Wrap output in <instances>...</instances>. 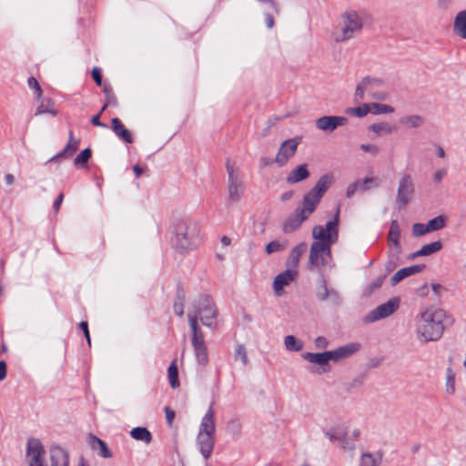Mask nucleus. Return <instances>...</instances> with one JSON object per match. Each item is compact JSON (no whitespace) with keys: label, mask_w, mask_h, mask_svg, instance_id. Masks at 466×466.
Masks as SVG:
<instances>
[{"label":"nucleus","mask_w":466,"mask_h":466,"mask_svg":"<svg viewBox=\"0 0 466 466\" xmlns=\"http://www.w3.org/2000/svg\"><path fill=\"white\" fill-rule=\"evenodd\" d=\"M446 312L437 307L431 306L422 310L415 320L417 339L421 342L440 339L445 329Z\"/></svg>","instance_id":"1"},{"label":"nucleus","mask_w":466,"mask_h":466,"mask_svg":"<svg viewBox=\"0 0 466 466\" xmlns=\"http://www.w3.org/2000/svg\"><path fill=\"white\" fill-rule=\"evenodd\" d=\"M332 181L333 177L329 175H325L319 179L316 186L304 197L301 207L298 208L294 216L284 224V230L286 232L296 229L303 221L309 218L316 209V207Z\"/></svg>","instance_id":"2"},{"label":"nucleus","mask_w":466,"mask_h":466,"mask_svg":"<svg viewBox=\"0 0 466 466\" xmlns=\"http://www.w3.org/2000/svg\"><path fill=\"white\" fill-rule=\"evenodd\" d=\"M315 242L310 249V263L314 266H320L327 262L329 257V245L337 239V222L327 223L326 228L321 226L313 228Z\"/></svg>","instance_id":"3"},{"label":"nucleus","mask_w":466,"mask_h":466,"mask_svg":"<svg viewBox=\"0 0 466 466\" xmlns=\"http://www.w3.org/2000/svg\"><path fill=\"white\" fill-rule=\"evenodd\" d=\"M326 436L333 443L343 449H353L356 441L360 437L359 428L344 422H335L329 425L325 431Z\"/></svg>","instance_id":"4"},{"label":"nucleus","mask_w":466,"mask_h":466,"mask_svg":"<svg viewBox=\"0 0 466 466\" xmlns=\"http://www.w3.org/2000/svg\"><path fill=\"white\" fill-rule=\"evenodd\" d=\"M363 26L361 16L355 11L343 13L339 20V27L333 31L335 42H344L351 39Z\"/></svg>","instance_id":"5"},{"label":"nucleus","mask_w":466,"mask_h":466,"mask_svg":"<svg viewBox=\"0 0 466 466\" xmlns=\"http://www.w3.org/2000/svg\"><path fill=\"white\" fill-rule=\"evenodd\" d=\"M384 85V81L379 77L366 76L362 78L355 89L356 101L363 100L366 96L376 100H385L388 97V93L383 90Z\"/></svg>","instance_id":"6"},{"label":"nucleus","mask_w":466,"mask_h":466,"mask_svg":"<svg viewBox=\"0 0 466 466\" xmlns=\"http://www.w3.org/2000/svg\"><path fill=\"white\" fill-rule=\"evenodd\" d=\"M358 346L355 344H350L334 351H327L323 353H308L305 358L314 363L324 364L330 360H339L340 359L347 358L358 350Z\"/></svg>","instance_id":"7"},{"label":"nucleus","mask_w":466,"mask_h":466,"mask_svg":"<svg viewBox=\"0 0 466 466\" xmlns=\"http://www.w3.org/2000/svg\"><path fill=\"white\" fill-rule=\"evenodd\" d=\"M198 315L201 322L208 327H215L218 323V312L215 304L208 298L198 303Z\"/></svg>","instance_id":"8"},{"label":"nucleus","mask_w":466,"mask_h":466,"mask_svg":"<svg viewBox=\"0 0 466 466\" xmlns=\"http://www.w3.org/2000/svg\"><path fill=\"white\" fill-rule=\"evenodd\" d=\"M301 139L299 137H294L284 141L275 157V163L279 166H284L288 161L295 155L298 146Z\"/></svg>","instance_id":"9"},{"label":"nucleus","mask_w":466,"mask_h":466,"mask_svg":"<svg viewBox=\"0 0 466 466\" xmlns=\"http://www.w3.org/2000/svg\"><path fill=\"white\" fill-rule=\"evenodd\" d=\"M27 459L29 466H48L41 442L30 440L27 443Z\"/></svg>","instance_id":"10"},{"label":"nucleus","mask_w":466,"mask_h":466,"mask_svg":"<svg viewBox=\"0 0 466 466\" xmlns=\"http://www.w3.org/2000/svg\"><path fill=\"white\" fill-rule=\"evenodd\" d=\"M190 325L193 329L192 343L195 349L197 359L199 363L206 364L208 362V351L204 344L203 336L198 332V323L195 318H190Z\"/></svg>","instance_id":"11"},{"label":"nucleus","mask_w":466,"mask_h":466,"mask_svg":"<svg viewBox=\"0 0 466 466\" xmlns=\"http://www.w3.org/2000/svg\"><path fill=\"white\" fill-rule=\"evenodd\" d=\"M400 306V299L393 298L386 303L380 305L373 311L367 316L368 321H375L380 319L387 318L394 313Z\"/></svg>","instance_id":"12"},{"label":"nucleus","mask_w":466,"mask_h":466,"mask_svg":"<svg viewBox=\"0 0 466 466\" xmlns=\"http://www.w3.org/2000/svg\"><path fill=\"white\" fill-rule=\"evenodd\" d=\"M347 123L348 120L344 116H329L317 119L316 126L323 131H333L338 127L344 126Z\"/></svg>","instance_id":"13"},{"label":"nucleus","mask_w":466,"mask_h":466,"mask_svg":"<svg viewBox=\"0 0 466 466\" xmlns=\"http://www.w3.org/2000/svg\"><path fill=\"white\" fill-rule=\"evenodd\" d=\"M296 276L297 272L293 269H289L278 275L274 280V290L276 294L281 295L284 287L289 285L295 279Z\"/></svg>","instance_id":"14"},{"label":"nucleus","mask_w":466,"mask_h":466,"mask_svg":"<svg viewBox=\"0 0 466 466\" xmlns=\"http://www.w3.org/2000/svg\"><path fill=\"white\" fill-rule=\"evenodd\" d=\"M198 238L192 233H185L177 236V247L182 250L193 249L199 245Z\"/></svg>","instance_id":"15"},{"label":"nucleus","mask_w":466,"mask_h":466,"mask_svg":"<svg viewBox=\"0 0 466 466\" xmlns=\"http://www.w3.org/2000/svg\"><path fill=\"white\" fill-rule=\"evenodd\" d=\"M112 129L115 134L126 143H132L133 137L131 132L124 126L118 118L111 120Z\"/></svg>","instance_id":"16"},{"label":"nucleus","mask_w":466,"mask_h":466,"mask_svg":"<svg viewBox=\"0 0 466 466\" xmlns=\"http://www.w3.org/2000/svg\"><path fill=\"white\" fill-rule=\"evenodd\" d=\"M309 176L308 166L302 164L294 167L287 177V182L289 184L298 183L306 179Z\"/></svg>","instance_id":"17"},{"label":"nucleus","mask_w":466,"mask_h":466,"mask_svg":"<svg viewBox=\"0 0 466 466\" xmlns=\"http://www.w3.org/2000/svg\"><path fill=\"white\" fill-rule=\"evenodd\" d=\"M198 440L201 453L206 459H208L211 455L214 447L213 436L199 433Z\"/></svg>","instance_id":"18"},{"label":"nucleus","mask_w":466,"mask_h":466,"mask_svg":"<svg viewBox=\"0 0 466 466\" xmlns=\"http://www.w3.org/2000/svg\"><path fill=\"white\" fill-rule=\"evenodd\" d=\"M50 466H67V455L63 449L54 447L50 450Z\"/></svg>","instance_id":"19"},{"label":"nucleus","mask_w":466,"mask_h":466,"mask_svg":"<svg viewBox=\"0 0 466 466\" xmlns=\"http://www.w3.org/2000/svg\"><path fill=\"white\" fill-rule=\"evenodd\" d=\"M382 462L380 452H364L360 458L359 466H380Z\"/></svg>","instance_id":"20"},{"label":"nucleus","mask_w":466,"mask_h":466,"mask_svg":"<svg viewBox=\"0 0 466 466\" xmlns=\"http://www.w3.org/2000/svg\"><path fill=\"white\" fill-rule=\"evenodd\" d=\"M411 193V179L409 177H404L400 182L398 198L401 202L406 203Z\"/></svg>","instance_id":"21"},{"label":"nucleus","mask_w":466,"mask_h":466,"mask_svg":"<svg viewBox=\"0 0 466 466\" xmlns=\"http://www.w3.org/2000/svg\"><path fill=\"white\" fill-rule=\"evenodd\" d=\"M377 185H378V181L376 178H374V177L366 178L363 181H359V182H356V183L349 186V187L347 189V196L351 197L355 193V191L358 189L365 190V189H369Z\"/></svg>","instance_id":"22"},{"label":"nucleus","mask_w":466,"mask_h":466,"mask_svg":"<svg viewBox=\"0 0 466 466\" xmlns=\"http://www.w3.org/2000/svg\"><path fill=\"white\" fill-rule=\"evenodd\" d=\"M368 130L371 132L375 137H380L383 135H390L393 132L394 128L391 125L387 122L374 123L371 124Z\"/></svg>","instance_id":"23"},{"label":"nucleus","mask_w":466,"mask_h":466,"mask_svg":"<svg viewBox=\"0 0 466 466\" xmlns=\"http://www.w3.org/2000/svg\"><path fill=\"white\" fill-rule=\"evenodd\" d=\"M454 32L461 38L466 39V10L457 14L454 20Z\"/></svg>","instance_id":"24"},{"label":"nucleus","mask_w":466,"mask_h":466,"mask_svg":"<svg viewBox=\"0 0 466 466\" xmlns=\"http://www.w3.org/2000/svg\"><path fill=\"white\" fill-rule=\"evenodd\" d=\"M307 245L301 243L296 246L290 252L289 257L288 258V264L290 267H297L299 261L300 257L306 252Z\"/></svg>","instance_id":"25"},{"label":"nucleus","mask_w":466,"mask_h":466,"mask_svg":"<svg viewBox=\"0 0 466 466\" xmlns=\"http://www.w3.org/2000/svg\"><path fill=\"white\" fill-rule=\"evenodd\" d=\"M215 432V420L213 417V413L208 411L205 417L203 418L201 423L200 434H208L213 436Z\"/></svg>","instance_id":"26"},{"label":"nucleus","mask_w":466,"mask_h":466,"mask_svg":"<svg viewBox=\"0 0 466 466\" xmlns=\"http://www.w3.org/2000/svg\"><path fill=\"white\" fill-rule=\"evenodd\" d=\"M229 186H228V193L231 199H238L242 193V184L237 178L233 177L231 171H229Z\"/></svg>","instance_id":"27"},{"label":"nucleus","mask_w":466,"mask_h":466,"mask_svg":"<svg viewBox=\"0 0 466 466\" xmlns=\"http://www.w3.org/2000/svg\"><path fill=\"white\" fill-rule=\"evenodd\" d=\"M370 104V114L372 115H389L394 113L395 109L388 104L371 102Z\"/></svg>","instance_id":"28"},{"label":"nucleus","mask_w":466,"mask_h":466,"mask_svg":"<svg viewBox=\"0 0 466 466\" xmlns=\"http://www.w3.org/2000/svg\"><path fill=\"white\" fill-rule=\"evenodd\" d=\"M369 103H363L358 106L348 107L345 113L349 116H356V117H364L367 115L370 114Z\"/></svg>","instance_id":"29"},{"label":"nucleus","mask_w":466,"mask_h":466,"mask_svg":"<svg viewBox=\"0 0 466 466\" xmlns=\"http://www.w3.org/2000/svg\"><path fill=\"white\" fill-rule=\"evenodd\" d=\"M89 441L92 449L97 451L100 456L104 458H108L111 456L106 444L101 440L97 439L96 437H90Z\"/></svg>","instance_id":"30"},{"label":"nucleus","mask_w":466,"mask_h":466,"mask_svg":"<svg viewBox=\"0 0 466 466\" xmlns=\"http://www.w3.org/2000/svg\"><path fill=\"white\" fill-rule=\"evenodd\" d=\"M441 248V243L440 241L432 242L423 246L418 252L412 255V258L417 256H428L439 251Z\"/></svg>","instance_id":"31"},{"label":"nucleus","mask_w":466,"mask_h":466,"mask_svg":"<svg viewBox=\"0 0 466 466\" xmlns=\"http://www.w3.org/2000/svg\"><path fill=\"white\" fill-rule=\"evenodd\" d=\"M130 434L135 440L142 441L146 443H149L151 441V434L146 428H135L131 431Z\"/></svg>","instance_id":"32"},{"label":"nucleus","mask_w":466,"mask_h":466,"mask_svg":"<svg viewBox=\"0 0 466 466\" xmlns=\"http://www.w3.org/2000/svg\"><path fill=\"white\" fill-rule=\"evenodd\" d=\"M167 373H168V380H169L171 387L172 388L178 387V385H179L178 372H177V366L176 360H174L170 364V366L167 370Z\"/></svg>","instance_id":"33"},{"label":"nucleus","mask_w":466,"mask_h":466,"mask_svg":"<svg viewBox=\"0 0 466 466\" xmlns=\"http://www.w3.org/2000/svg\"><path fill=\"white\" fill-rule=\"evenodd\" d=\"M46 113L51 114L53 116H56L57 114V110L55 106V104L52 101L42 102L35 112L36 115Z\"/></svg>","instance_id":"34"},{"label":"nucleus","mask_w":466,"mask_h":466,"mask_svg":"<svg viewBox=\"0 0 466 466\" xmlns=\"http://www.w3.org/2000/svg\"><path fill=\"white\" fill-rule=\"evenodd\" d=\"M445 218L444 217H437L431 220H430L426 224V230H429V232L435 231L438 229L442 228L445 226Z\"/></svg>","instance_id":"35"},{"label":"nucleus","mask_w":466,"mask_h":466,"mask_svg":"<svg viewBox=\"0 0 466 466\" xmlns=\"http://www.w3.org/2000/svg\"><path fill=\"white\" fill-rule=\"evenodd\" d=\"M389 242L397 246L400 239V228L396 221H393L390 225V228L388 236Z\"/></svg>","instance_id":"36"},{"label":"nucleus","mask_w":466,"mask_h":466,"mask_svg":"<svg viewBox=\"0 0 466 466\" xmlns=\"http://www.w3.org/2000/svg\"><path fill=\"white\" fill-rule=\"evenodd\" d=\"M400 122L411 127H420L423 123L421 116L414 115L403 117Z\"/></svg>","instance_id":"37"},{"label":"nucleus","mask_w":466,"mask_h":466,"mask_svg":"<svg viewBox=\"0 0 466 466\" xmlns=\"http://www.w3.org/2000/svg\"><path fill=\"white\" fill-rule=\"evenodd\" d=\"M287 246L285 241L281 242L279 240L271 241L266 247V252L269 255L275 252H279L283 250Z\"/></svg>","instance_id":"38"},{"label":"nucleus","mask_w":466,"mask_h":466,"mask_svg":"<svg viewBox=\"0 0 466 466\" xmlns=\"http://www.w3.org/2000/svg\"><path fill=\"white\" fill-rule=\"evenodd\" d=\"M285 346L289 350H299L302 349V343L294 336H287L285 338Z\"/></svg>","instance_id":"39"},{"label":"nucleus","mask_w":466,"mask_h":466,"mask_svg":"<svg viewBox=\"0 0 466 466\" xmlns=\"http://www.w3.org/2000/svg\"><path fill=\"white\" fill-rule=\"evenodd\" d=\"M446 391L449 394L455 392V373L451 369H448L447 370Z\"/></svg>","instance_id":"40"},{"label":"nucleus","mask_w":466,"mask_h":466,"mask_svg":"<svg viewBox=\"0 0 466 466\" xmlns=\"http://www.w3.org/2000/svg\"><path fill=\"white\" fill-rule=\"evenodd\" d=\"M424 266H411L408 268H403L400 269V273L402 275L403 279L409 276H411L415 273L420 272L423 269Z\"/></svg>","instance_id":"41"},{"label":"nucleus","mask_w":466,"mask_h":466,"mask_svg":"<svg viewBox=\"0 0 466 466\" xmlns=\"http://www.w3.org/2000/svg\"><path fill=\"white\" fill-rule=\"evenodd\" d=\"M91 157V150L84 149L75 159L76 165H85Z\"/></svg>","instance_id":"42"},{"label":"nucleus","mask_w":466,"mask_h":466,"mask_svg":"<svg viewBox=\"0 0 466 466\" xmlns=\"http://www.w3.org/2000/svg\"><path fill=\"white\" fill-rule=\"evenodd\" d=\"M29 87L35 89L37 93V96L40 97L42 96V89L35 77H30L28 79Z\"/></svg>","instance_id":"43"},{"label":"nucleus","mask_w":466,"mask_h":466,"mask_svg":"<svg viewBox=\"0 0 466 466\" xmlns=\"http://www.w3.org/2000/svg\"><path fill=\"white\" fill-rule=\"evenodd\" d=\"M413 234L415 236H421L425 233H428L429 230H426V225L424 224H415L412 228Z\"/></svg>","instance_id":"44"},{"label":"nucleus","mask_w":466,"mask_h":466,"mask_svg":"<svg viewBox=\"0 0 466 466\" xmlns=\"http://www.w3.org/2000/svg\"><path fill=\"white\" fill-rule=\"evenodd\" d=\"M360 148L364 152H369L372 155H376L379 153L380 148L378 146L370 144V145H361Z\"/></svg>","instance_id":"45"},{"label":"nucleus","mask_w":466,"mask_h":466,"mask_svg":"<svg viewBox=\"0 0 466 466\" xmlns=\"http://www.w3.org/2000/svg\"><path fill=\"white\" fill-rule=\"evenodd\" d=\"M92 77H93L94 81L96 83L97 86H101L102 85V76H101L100 69L94 68L92 70Z\"/></svg>","instance_id":"46"},{"label":"nucleus","mask_w":466,"mask_h":466,"mask_svg":"<svg viewBox=\"0 0 466 466\" xmlns=\"http://www.w3.org/2000/svg\"><path fill=\"white\" fill-rule=\"evenodd\" d=\"M165 411H166L167 420L168 424L171 425L173 422V420L175 418V412L169 408H166Z\"/></svg>","instance_id":"47"},{"label":"nucleus","mask_w":466,"mask_h":466,"mask_svg":"<svg viewBox=\"0 0 466 466\" xmlns=\"http://www.w3.org/2000/svg\"><path fill=\"white\" fill-rule=\"evenodd\" d=\"M80 328L84 331L88 344H90V336H89L87 322H86V321L81 322Z\"/></svg>","instance_id":"48"},{"label":"nucleus","mask_w":466,"mask_h":466,"mask_svg":"<svg viewBox=\"0 0 466 466\" xmlns=\"http://www.w3.org/2000/svg\"><path fill=\"white\" fill-rule=\"evenodd\" d=\"M6 377V365L4 361H0V380Z\"/></svg>","instance_id":"49"},{"label":"nucleus","mask_w":466,"mask_h":466,"mask_svg":"<svg viewBox=\"0 0 466 466\" xmlns=\"http://www.w3.org/2000/svg\"><path fill=\"white\" fill-rule=\"evenodd\" d=\"M403 279V277L402 275L400 273V271L398 270L394 276L391 278V283L392 285H396L397 283H399L400 280Z\"/></svg>","instance_id":"50"},{"label":"nucleus","mask_w":466,"mask_h":466,"mask_svg":"<svg viewBox=\"0 0 466 466\" xmlns=\"http://www.w3.org/2000/svg\"><path fill=\"white\" fill-rule=\"evenodd\" d=\"M100 118V114L96 115V116H94L91 119V122L94 126H96V127H105L99 120Z\"/></svg>","instance_id":"51"},{"label":"nucleus","mask_w":466,"mask_h":466,"mask_svg":"<svg viewBox=\"0 0 466 466\" xmlns=\"http://www.w3.org/2000/svg\"><path fill=\"white\" fill-rule=\"evenodd\" d=\"M63 198H64V195L63 194H60L57 200L55 202L54 204V207L56 208V210H58L59 209V207L63 201Z\"/></svg>","instance_id":"52"},{"label":"nucleus","mask_w":466,"mask_h":466,"mask_svg":"<svg viewBox=\"0 0 466 466\" xmlns=\"http://www.w3.org/2000/svg\"><path fill=\"white\" fill-rule=\"evenodd\" d=\"M316 344H317V346H318V347H319V348H324V347H326L327 342H326L325 339H323V338H319V339H317V340H316Z\"/></svg>","instance_id":"53"},{"label":"nucleus","mask_w":466,"mask_h":466,"mask_svg":"<svg viewBox=\"0 0 466 466\" xmlns=\"http://www.w3.org/2000/svg\"><path fill=\"white\" fill-rule=\"evenodd\" d=\"M5 180L8 185H12L15 181V177L11 174H7L5 177Z\"/></svg>","instance_id":"54"},{"label":"nucleus","mask_w":466,"mask_h":466,"mask_svg":"<svg viewBox=\"0 0 466 466\" xmlns=\"http://www.w3.org/2000/svg\"><path fill=\"white\" fill-rule=\"evenodd\" d=\"M133 170L137 177H139L144 172V168L140 167L139 166H135Z\"/></svg>","instance_id":"55"},{"label":"nucleus","mask_w":466,"mask_h":466,"mask_svg":"<svg viewBox=\"0 0 466 466\" xmlns=\"http://www.w3.org/2000/svg\"><path fill=\"white\" fill-rule=\"evenodd\" d=\"M174 309L177 315H179V316L183 315V307L181 304L175 305Z\"/></svg>","instance_id":"56"},{"label":"nucleus","mask_w":466,"mask_h":466,"mask_svg":"<svg viewBox=\"0 0 466 466\" xmlns=\"http://www.w3.org/2000/svg\"><path fill=\"white\" fill-rule=\"evenodd\" d=\"M266 20H267V25H268V27H272V26H273V25H274L273 17H272V16H270V15H268V16L267 17V19H266Z\"/></svg>","instance_id":"57"},{"label":"nucleus","mask_w":466,"mask_h":466,"mask_svg":"<svg viewBox=\"0 0 466 466\" xmlns=\"http://www.w3.org/2000/svg\"><path fill=\"white\" fill-rule=\"evenodd\" d=\"M221 243L224 245V246H228L230 244V238L228 237H223L221 238Z\"/></svg>","instance_id":"58"},{"label":"nucleus","mask_w":466,"mask_h":466,"mask_svg":"<svg viewBox=\"0 0 466 466\" xmlns=\"http://www.w3.org/2000/svg\"><path fill=\"white\" fill-rule=\"evenodd\" d=\"M438 155L440 157H444V151L442 148H439L438 149Z\"/></svg>","instance_id":"59"},{"label":"nucleus","mask_w":466,"mask_h":466,"mask_svg":"<svg viewBox=\"0 0 466 466\" xmlns=\"http://www.w3.org/2000/svg\"><path fill=\"white\" fill-rule=\"evenodd\" d=\"M383 279H380L376 282V287H380L382 284Z\"/></svg>","instance_id":"60"},{"label":"nucleus","mask_w":466,"mask_h":466,"mask_svg":"<svg viewBox=\"0 0 466 466\" xmlns=\"http://www.w3.org/2000/svg\"><path fill=\"white\" fill-rule=\"evenodd\" d=\"M105 109H106V106H103V108H102V110H101L100 114H101Z\"/></svg>","instance_id":"61"},{"label":"nucleus","mask_w":466,"mask_h":466,"mask_svg":"<svg viewBox=\"0 0 466 466\" xmlns=\"http://www.w3.org/2000/svg\"><path fill=\"white\" fill-rule=\"evenodd\" d=\"M463 364H464V367L466 368V358H465Z\"/></svg>","instance_id":"62"},{"label":"nucleus","mask_w":466,"mask_h":466,"mask_svg":"<svg viewBox=\"0 0 466 466\" xmlns=\"http://www.w3.org/2000/svg\"><path fill=\"white\" fill-rule=\"evenodd\" d=\"M2 291H3V290H2V288H0V295L2 294Z\"/></svg>","instance_id":"63"},{"label":"nucleus","mask_w":466,"mask_h":466,"mask_svg":"<svg viewBox=\"0 0 466 466\" xmlns=\"http://www.w3.org/2000/svg\"><path fill=\"white\" fill-rule=\"evenodd\" d=\"M301 466H309V465H307V464H304V465H301Z\"/></svg>","instance_id":"64"}]
</instances>
